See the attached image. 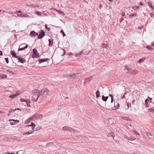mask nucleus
Segmentation results:
<instances>
[{"instance_id": "423d86ee", "label": "nucleus", "mask_w": 154, "mask_h": 154, "mask_svg": "<svg viewBox=\"0 0 154 154\" xmlns=\"http://www.w3.org/2000/svg\"><path fill=\"white\" fill-rule=\"evenodd\" d=\"M63 130L65 131H74L73 129L70 127L67 126L63 127Z\"/></svg>"}, {"instance_id": "6ab92c4d", "label": "nucleus", "mask_w": 154, "mask_h": 154, "mask_svg": "<svg viewBox=\"0 0 154 154\" xmlns=\"http://www.w3.org/2000/svg\"><path fill=\"white\" fill-rule=\"evenodd\" d=\"M19 94V93H17V94H14L12 95H10L9 96V97L13 99L16 96H18Z\"/></svg>"}, {"instance_id": "864d4df0", "label": "nucleus", "mask_w": 154, "mask_h": 154, "mask_svg": "<svg viewBox=\"0 0 154 154\" xmlns=\"http://www.w3.org/2000/svg\"><path fill=\"white\" fill-rule=\"evenodd\" d=\"M148 101H149V100L148 99H146L145 100V103H148Z\"/></svg>"}, {"instance_id": "a211bd4d", "label": "nucleus", "mask_w": 154, "mask_h": 154, "mask_svg": "<svg viewBox=\"0 0 154 154\" xmlns=\"http://www.w3.org/2000/svg\"><path fill=\"white\" fill-rule=\"evenodd\" d=\"M107 136L109 137H112L114 138L115 137L114 134L113 132H110L108 134Z\"/></svg>"}, {"instance_id": "0e129e2a", "label": "nucleus", "mask_w": 154, "mask_h": 154, "mask_svg": "<svg viewBox=\"0 0 154 154\" xmlns=\"http://www.w3.org/2000/svg\"><path fill=\"white\" fill-rule=\"evenodd\" d=\"M140 5H143V3L141 2H140Z\"/></svg>"}, {"instance_id": "2f4dec72", "label": "nucleus", "mask_w": 154, "mask_h": 154, "mask_svg": "<svg viewBox=\"0 0 154 154\" xmlns=\"http://www.w3.org/2000/svg\"><path fill=\"white\" fill-rule=\"evenodd\" d=\"M45 28L46 29H47L48 31L50 30V28L48 27V25L47 24H46L45 25Z\"/></svg>"}, {"instance_id": "412c9836", "label": "nucleus", "mask_w": 154, "mask_h": 154, "mask_svg": "<svg viewBox=\"0 0 154 154\" xmlns=\"http://www.w3.org/2000/svg\"><path fill=\"white\" fill-rule=\"evenodd\" d=\"M108 98V96L105 97L103 95L102 96V100L104 101H106Z\"/></svg>"}, {"instance_id": "7ed1b4c3", "label": "nucleus", "mask_w": 154, "mask_h": 154, "mask_svg": "<svg viewBox=\"0 0 154 154\" xmlns=\"http://www.w3.org/2000/svg\"><path fill=\"white\" fill-rule=\"evenodd\" d=\"M40 91L41 92V97L48 95L50 93V91L47 88H44Z\"/></svg>"}, {"instance_id": "1a4fd4ad", "label": "nucleus", "mask_w": 154, "mask_h": 154, "mask_svg": "<svg viewBox=\"0 0 154 154\" xmlns=\"http://www.w3.org/2000/svg\"><path fill=\"white\" fill-rule=\"evenodd\" d=\"M119 104L117 102H115L114 103V106L113 107V109L116 110L118 109L119 107Z\"/></svg>"}, {"instance_id": "69168bd1", "label": "nucleus", "mask_w": 154, "mask_h": 154, "mask_svg": "<svg viewBox=\"0 0 154 154\" xmlns=\"http://www.w3.org/2000/svg\"><path fill=\"white\" fill-rule=\"evenodd\" d=\"M150 15L151 17H152L153 15V14L152 13H151L150 14Z\"/></svg>"}, {"instance_id": "5701e85b", "label": "nucleus", "mask_w": 154, "mask_h": 154, "mask_svg": "<svg viewBox=\"0 0 154 154\" xmlns=\"http://www.w3.org/2000/svg\"><path fill=\"white\" fill-rule=\"evenodd\" d=\"M53 40L52 39V41H51V39H49L48 41L49 42V46H52L53 44Z\"/></svg>"}, {"instance_id": "de8ad7c7", "label": "nucleus", "mask_w": 154, "mask_h": 154, "mask_svg": "<svg viewBox=\"0 0 154 154\" xmlns=\"http://www.w3.org/2000/svg\"><path fill=\"white\" fill-rule=\"evenodd\" d=\"M99 8H101L102 5L101 3H99Z\"/></svg>"}, {"instance_id": "dca6fc26", "label": "nucleus", "mask_w": 154, "mask_h": 154, "mask_svg": "<svg viewBox=\"0 0 154 154\" xmlns=\"http://www.w3.org/2000/svg\"><path fill=\"white\" fill-rule=\"evenodd\" d=\"M25 45V44H23L21 45H20L19 47V48L18 49V51H21L25 50V49L24 47H22V46Z\"/></svg>"}, {"instance_id": "a18cd8bd", "label": "nucleus", "mask_w": 154, "mask_h": 154, "mask_svg": "<svg viewBox=\"0 0 154 154\" xmlns=\"http://www.w3.org/2000/svg\"><path fill=\"white\" fill-rule=\"evenodd\" d=\"M23 15L24 16L23 17H29V16H28L27 14H23Z\"/></svg>"}, {"instance_id": "a19ab883", "label": "nucleus", "mask_w": 154, "mask_h": 154, "mask_svg": "<svg viewBox=\"0 0 154 154\" xmlns=\"http://www.w3.org/2000/svg\"><path fill=\"white\" fill-rule=\"evenodd\" d=\"M148 110L151 112H153L154 111V108H152L150 109H149Z\"/></svg>"}, {"instance_id": "f704fd0d", "label": "nucleus", "mask_w": 154, "mask_h": 154, "mask_svg": "<svg viewBox=\"0 0 154 154\" xmlns=\"http://www.w3.org/2000/svg\"><path fill=\"white\" fill-rule=\"evenodd\" d=\"M58 12L60 14H64V13L62 11L60 10H57Z\"/></svg>"}, {"instance_id": "c03bdc74", "label": "nucleus", "mask_w": 154, "mask_h": 154, "mask_svg": "<svg viewBox=\"0 0 154 154\" xmlns=\"http://www.w3.org/2000/svg\"><path fill=\"white\" fill-rule=\"evenodd\" d=\"M127 93V92L125 93H124V94L123 95V96L122 97V98H124L125 97V95Z\"/></svg>"}, {"instance_id": "37998d69", "label": "nucleus", "mask_w": 154, "mask_h": 154, "mask_svg": "<svg viewBox=\"0 0 154 154\" xmlns=\"http://www.w3.org/2000/svg\"><path fill=\"white\" fill-rule=\"evenodd\" d=\"M127 104L128 108L131 106V104L130 103H128Z\"/></svg>"}, {"instance_id": "6e6d98bb", "label": "nucleus", "mask_w": 154, "mask_h": 154, "mask_svg": "<svg viewBox=\"0 0 154 154\" xmlns=\"http://www.w3.org/2000/svg\"><path fill=\"white\" fill-rule=\"evenodd\" d=\"M124 20V18H122L121 19V20L120 21V22H121L122 21H123Z\"/></svg>"}, {"instance_id": "0eeeda50", "label": "nucleus", "mask_w": 154, "mask_h": 154, "mask_svg": "<svg viewBox=\"0 0 154 154\" xmlns=\"http://www.w3.org/2000/svg\"><path fill=\"white\" fill-rule=\"evenodd\" d=\"M16 58L18 60V62H19L22 63H24L26 62V60L25 59L22 58L18 56Z\"/></svg>"}, {"instance_id": "473e14b6", "label": "nucleus", "mask_w": 154, "mask_h": 154, "mask_svg": "<svg viewBox=\"0 0 154 154\" xmlns=\"http://www.w3.org/2000/svg\"><path fill=\"white\" fill-rule=\"evenodd\" d=\"M53 143H48L46 145V146H53Z\"/></svg>"}, {"instance_id": "f8f14e48", "label": "nucleus", "mask_w": 154, "mask_h": 154, "mask_svg": "<svg viewBox=\"0 0 154 154\" xmlns=\"http://www.w3.org/2000/svg\"><path fill=\"white\" fill-rule=\"evenodd\" d=\"M11 54L12 55L13 57L16 58L18 56L16 54L14 50L11 51Z\"/></svg>"}, {"instance_id": "cd10ccee", "label": "nucleus", "mask_w": 154, "mask_h": 154, "mask_svg": "<svg viewBox=\"0 0 154 154\" xmlns=\"http://www.w3.org/2000/svg\"><path fill=\"white\" fill-rule=\"evenodd\" d=\"M148 4L149 5L150 7L151 8H152H152H154L153 6H152V4L151 2H148Z\"/></svg>"}, {"instance_id": "393cba45", "label": "nucleus", "mask_w": 154, "mask_h": 154, "mask_svg": "<svg viewBox=\"0 0 154 154\" xmlns=\"http://www.w3.org/2000/svg\"><path fill=\"white\" fill-rule=\"evenodd\" d=\"M83 50H82L81 51H80L79 52L76 53L75 54V56H77L80 55H81L83 53Z\"/></svg>"}, {"instance_id": "13d9d810", "label": "nucleus", "mask_w": 154, "mask_h": 154, "mask_svg": "<svg viewBox=\"0 0 154 154\" xmlns=\"http://www.w3.org/2000/svg\"><path fill=\"white\" fill-rule=\"evenodd\" d=\"M24 48H25V49H26V48H27L28 47V45H26V46L24 47Z\"/></svg>"}, {"instance_id": "39448f33", "label": "nucleus", "mask_w": 154, "mask_h": 154, "mask_svg": "<svg viewBox=\"0 0 154 154\" xmlns=\"http://www.w3.org/2000/svg\"><path fill=\"white\" fill-rule=\"evenodd\" d=\"M45 35V32L43 30H42L39 35H38V38L40 39L42 38Z\"/></svg>"}, {"instance_id": "f3484780", "label": "nucleus", "mask_w": 154, "mask_h": 154, "mask_svg": "<svg viewBox=\"0 0 154 154\" xmlns=\"http://www.w3.org/2000/svg\"><path fill=\"white\" fill-rule=\"evenodd\" d=\"M92 76H91L89 77H88V78H86L85 79V83L86 82H89L90 81H91L92 79Z\"/></svg>"}, {"instance_id": "c9c22d12", "label": "nucleus", "mask_w": 154, "mask_h": 154, "mask_svg": "<svg viewBox=\"0 0 154 154\" xmlns=\"http://www.w3.org/2000/svg\"><path fill=\"white\" fill-rule=\"evenodd\" d=\"M60 32L63 35V36L64 37L66 36V35L64 32L63 30V29H62L60 31Z\"/></svg>"}, {"instance_id": "2eb2a0df", "label": "nucleus", "mask_w": 154, "mask_h": 154, "mask_svg": "<svg viewBox=\"0 0 154 154\" xmlns=\"http://www.w3.org/2000/svg\"><path fill=\"white\" fill-rule=\"evenodd\" d=\"M126 137L128 140L131 141L135 140L136 139V138L133 136L131 137Z\"/></svg>"}, {"instance_id": "6e6552de", "label": "nucleus", "mask_w": 154, "mask_h": 154, "mask_svg": "<svg viewBox=\"0 0 154 154\" xmlns=\"http://www.w3.org/2000/svg\"><path fill=\"white\" fill-rule=\"evenodd\" d=\"M9 121H13L14 122H10V124L11 125H14L15 124L18 123L19 122V120H15V119H11Z\"/></svg>"}, {"instance_id": "7c9ffc66", "label": "nucleus", "mask_w": 154, "mask_h": 154, "mask_svg": "<svg viewBox=\"0 0 154 154\" xmlns=\"http://www.w3.org/2000/svg\"><path fill=\"white\" fill-rule=\"evenodd\" d=\"M125 68L127 70H131V68L130 67L128 66H125Z\"/></svg>"}, {"instance_id": "603ef678", "label": "nucleus", "mask_w": 154, "mask_h": 154, "mask_svg": "<svg viewBox=\"0 0 154 154\" xmlns=\"http://www.w3.org/2000/svg\"><path fill=\"white\" fill-rule=\"evenodd\" d=\"M125 13L124 12H123L122 14V16L123 17H124L125 16Z\"/></svg>"}, {"instance_id": "c85d7f7f", "label": "nucleus", "mask_w": 154, "mask_h": 154, "mask_svg": "<svg viewBox=\"0 0 154 154\" xmlns=\"http://www.w3.org/2000/svg\"><path fill=\"white\" fill-rule=\"evenodd\" d=\"M27 5L28 6H29L30 7H33V8H35V7H38L37 6H36V5H33V4H30L29 5H28L27 4Z\"/></svg>"}, {"instance_id": "aec40b11", "label": "nucleus", "mask_w": 154, "mask_h": 154, "mask_svg": "<svg viewBox=\"0 0 154 154\" xmlns=\"http://www.w3.org/2000/svg\"><path fill=\"white\" fill-rule=\"evenodd\" d=\"M138 72V71L137 70L135 69L134 70H133L132 71L131 75H136L137 74Z\"/></svg>"}, {"instance_id": "9d476101", "label": "nucleus", "mask_w": 154, "mask_h": 154, "mask_svg": "<svg viewBox=\"0 0 154 154\" xmlns=\"http://www.w3.org/2000/svg\"><path fill=\"white\" fill-rule=\"evenodd\" d=\"M38 33L35 32L34 31H32L31 32L30 35L31 37H35L36 36H38Z\"/></svg>"}, {"instance_id": "8fccbe9b", "label": "nucleus", "mask_w": 154, "mask_h": 154, "mask_svg": "<svg viewBox=\"0 0 154 154\" xmlns=\"http://www.w3.org/2000/svg\"><path fill=\"white\" fill-rule=\"evenodd\" d=\"M103 47H105L106 48V47L107 46V44H103Z\"/></svg>"}, {"instance_id": "c756f323", "label": "nucleus", "mask_w": 154, "mask_h": 154, "mask_svg": "<svg viewBox=\"0 0 154 154\" xmlns=\"http://www.w3.org/2000/svg\"><path fill=\"white\" fill-rule=\"evenodd\" d=\"M146 48L149 50H152L153 49V48L151 46L149 45L146 46Z\"/></svg>"}, {"instance_id": "4468645a", "label": "nucleus", "mask_w": 154, "mask_h": 154, "mask_svg": "<svg viewBox=\"0 0 154 154\" xmlns=\"http://www.w3.org/2000/svg\"><path fill=\"white\" fill-rule=\"evenodd\" d=\"M49 60V58H47L45 59H39L38 60V61L39 63H40L44 62H47Z\"/></svg>"}, {"instance_id": "a878e982", "label": "nucleus", "mask_w": 154, "mask_h": 154, "mask_svg": "<svg viewBox=\"0 0 154 154\" xmlns=\"http://www.w3.org/2000/svg\"><path fill=\"white\" fill-rule=\"evenodd\" d=\"M96 97L97 98L99 97H100V92L99 91H97L96 93Z\"/></svg>"}, {"instance_id": "3c124183", "label": "nucleus", "mask_w": 154, "mask_h": 154, "mask_svg": "<svg viewBox=\"0 0 154 154\" xmlns=\"http://www.w3.org/2000/svg\"><path fill=\"white\" fill-rule=\"evenodd\" d=\"M126 119L128 121H131V119L130 118H126Z\"/></svg>"}, {"instance_id": "4d7b16f0", "label": "nucleus", "mask_w": 154, "mask_h": 154, "mask_svg": "<svg viewBox=\"0 0 154 154\" xmlns=\"http://www.w3.org/2000/svg\"><path fill=\"white\" fill-rule=\"evenodd\" d=\"M3 55L2 52V51H0V56H2Z\"/></svg>"}, {"instance_id": "ddd939ff", "label": "nucleus", "mask_w": 154, "mask_h": 154, "mask_svg": "<svg viewBox=\"0 0 154 154\" xmlns=\"http://www.w3.org/2000/svg\"><path fill=\"white\" fill-rule=\"evenodd\" d=\"M35 126V124L34 123L32 122L30 125L26 126V127L27 128H30L32 130H33L34 129Z\"/></svg>"}, {"instance_id": "ea45409f", "label": "nucleus", "mask_w": 154, "mask_h": 154, "mask_svg": "<svg viewBox=\"0 0 154 154\" xmlns=\"http://www.w3.org/2000/svg\"><path fill=\"white\" fill-rule=\"evenodd\" d=\"M5 61L7 63H9V60L8 59V57L5 58Z\"/></svg>"}, {"instance_id": "f257e3e1", "label": "nucleus", "mask_w": 154, "mask_h": 154, "mask_svg": "<svg viewBox=\"0 0 154 154\" xmlns=\"http://www.w3.org/2000/svg\"><path fill=\"white\" fill-rule=\"evenodd\" d=\"M33 94V96L32 97V100L34 101H36L38 99L41 97V99H42L41 95V92L40 90L38 89H35L32 90V91Z\"/></svg>"}, {"instance_id": "bf43d9fd", "label": "nucleus", "mask_w": 154, "mask_h": 154, "mask_svg": "<svg viewBox=\"0 0 154 154\" xmlns=\"http://www.w3.org/2000/svg\"><path fill=\"white\" fill-rule=\"evenodd\" d=\"M111 103H113V101L114 100L113 98H111Z\"/></svg>"}, {"instance_id": "774afa93", "label": "nucleus", "mask_w": 154, "mask_h": 154, "mask_svg": "<svg viewBox=\"0 0 154 154\" xmlns=\"http://www.w3.org/2000/svg\"><path fill=\"white\" fill-rule=\"evenodd\" d=\"M152 46H154V42L152 43Z\"/></svg>"}, {"instance_id": "58836bf2", "label": "nucleus", "mask_w": 154, "mask_h": 154, "mask_svg": "<svg viewBox=\"0 0 154 154\" xmlns=\"http://www.w3.org/2000/svg\"><path fill=\"white\" fill-rule=\"evenodd\" d=\"M17 15L18 16L21 17H23L24 16L23 15V14H17Z\"/></svg>"}, {"instance_id": "b1692460", "label": "nucleus", "mask_w": 154, "mask_h": 154, "mask_svg": "<svg viewBox=\"0 0 154 154\" xmlns=\"http://www.w3.org/2000/svg\"><path fill=\"white\" fill-rule=\"evenodd\" d=\"M34 131H29L28 132H26V133H24L23 134V135H25L26 134V135H29L31 134H32V133Z\"/></svg>"}, {"instance_id": "49530a36", "label": "nucleus", "mask_w": 154, "mask_h": 154, "mask_svg": "<svg viewBox=\"0 0 154 154\" xmlns=\"http://www.w3.org/2000/svg\"><path fill=\"white\" fill-rule=\"evenodd\" d=\"M5 154H15L14 153H10L9 152H7Z\"/></svg>"}, {"instance_id": "5fc2aeb1", "label": "nucleus", "mask_w": 154, "mask_h": 154, "mask_svg": "<svg viewBox=\"0 0 154 154\" xmlns=\"http://www.w3.org/2000/svg\"><path fill=\"white\" fill-rule=\"evenodd\" d=\"M109 96H110V97H111V98H113V96H112V95L111 94H109Z\"/></svg>"}, {"instance_id": "680f3d73", "label": "nucleus", "mask_w": 154, "mask_h": 154, "mask_svg": "<svg viewBox=\"0 0 154 154\" xmlns=\"http://www.w3.org/2000/svg\"><path fill=\"white\" fill-rule=\"evenodd\" d=\"M135 133H136V134L137 135H139V134L138 133V132L137 131H136L135 132Z\"/></svg>"}, {"instance_id": "79ce46f5", "label": "nucleus", "mask_w": 154, "mask_h": 154, "mask_svg": "<svg viewBox=\"0 0 154 154\" xmlns=\"http://www.w3.org/2000/svg\"><path fill=\"white\" fill-rule=\"evenodd\" d=\"M26 100H25L23 98H21L20 99V101L21 102H26Z\"/></svg>"}, {"instance_id": "e433bc0d", "label": "nucleus", "mask_w": 154, "mask_h": 154, "mask_svg": "<svg viewBox=\"0 0 154 154\" xmlns=\"http://www.w3.org/2000/svg\"><path fill=\"white\" fill-rule=\"evenodd\" d=\"M136 16H136V14H132L131 15H129V17H136Z\"/></svg>"}, {"instance_id": "e2e57ef3", "label": "nucleus", "mask_w": 154, "mask_h": 154, "mask_svg": "<svg viewBox=\"0 0 154 154\" xmlns=\"http://www.w3.org/2000/svg\"><path fill=\"white\" fill-rule=\"evenodd\" d=\"M16 12L17 13H21L22 12L21 11H20V10H19L18 11H17Z\"/></svg>"}, {"instance_id": "f03ea898", "label": "nucleus", "mask_w": 154, "mask_h": 154, "mask_svg": "<svg viewBox=\"0 0 154 154\" xmlns=\"http://www.w3.org/2000/svg\"><path fill=\"white\" fill-rule=\"evenodd\" d=\"M42 115L40 114H36L33 116H31L28 119V121L30 122V121H32L35 120H37L42 117Z\"/></svg>"}, {"instance_id": "bb28decb", "label": "nucleus", "mask_w": 154, "mask_h": 154, "mask_svg": "<svg viewBox=\"0 0 154 154\" xmlns=\"http://www.w3.org/2000/svg\"><path fill=\"white\" fill-rule=\"evenodd\" d=\"M146 59V58L145 57H143L142 59H140L139 61L138 62L139 63H141L143 62V61H144Z\"/></svg>"}, {"instance_id": "09e8293b", "label": "nucleus", "mask_w": 154, "mask_h": 154, "mask_svg": "<svg viewBox=\"0 0 154 154\" xmlns=\"http://www.w3.org/2000/svg\"><path fill=\"white\" fill-rule=\"evenodd\" d=\"M145 104H146V107H148L149 106V104H148V103H145Z\"/></svg>"}, {"instance_id": "72a5a7b5", "label": "nucleus", "mask_w": 154, "mask_h": 154, "mask_svg": "<svg viewBox=\"0 0 154 154\" xmlns=\"http://www.w3.org/2000/svg\"><path fill=\"white\" fill-rule=\"evenodd\" d=\"M35 13L37 15H38L39 16H41V13L38 11H36Z\"/></svg>"}, {"instance_id": "20e7f679", "label": "nucleus", "mask_w": 154, "mask_h": 154, "mask_svg": "<svg viewBox=\"0 0 154 154\" xmlns=\"http://www.w3.org/2000/svg\"><path fill=\"white\" fill-rule=\"evenodd\" d=\"M33 53L34 54L32 55V58H38L39 57V54L38 53L37 51L35 48L33 50Z\"/></svg>"}, {"instance_id": "9b49d317", "label": "nucleus", "mask_w": 154, "mask_h": 154, "mask_svg": "<svg viewBox=\"0 0 154 154\" xmlns=\"http://www.w3.org/2000/svg\"><path fill=\"white\" fill-rule=\"evenodd\" d=\"M79 73H76L75 74H74L72 75H68L67 76V78L69 79H71L72 78H75L76 77V74H79Z\"/></svg>"}, {"instance_id": "338daca9", "label": "nucleus", "mask_w": 154, "mask_h": 154, "mask_svg": "<svg viewBox=\"0 0 154 154\" xmlns=\"http://www.w3.org/2000/svg\"><path fill=\"white\" fill-rule=\"evenodd\" d=\"M21 110L20 109H19V108H17V109H15V110H14V111H15V110Z\"/></svg>"}, {"instance_id": "4c0bfd02", "label": "nucleus", "mask_w": 154, "mask_h": 154, "mask_svg": "<svg viewBox=\"0 0 154 154\" xmlns=\"http://www.w3.org/2000/svg\"><path fill=\"white\" fill-rule=\"evenodd\" d=\"M126 72L128 73V74H130V75H131L132 71L131 70H127V72Z\"/></svg>"}, {"instance_id": "052dcab7", "label": "nucleus", "mask_w": 154, "mask_h": 154, "mask_svg": "<svg viewBox=\"0 0 154 154\" xmlns=\"http://www.w3.org/2000/svg\"><path fill=\"white\" fill-rule=\"evenodd\" d=\"M135 100H133L132 101V104H134L135 103Z\"/></svg>"}, {"instance_id": "4be33fe9", "label": "nucleus", "mask_w": 154, "mask_h": 154, "mask_svg": "<svg viewBox=\"0 0 154 154\" xmlns=\"http://www.w3.org/2000/svg\"><path fill=\"white\" fill-rule=\"evenodd\" d=\"M26 102L27 106L28 107H30L31 106L30 105V100L28 99L26 100Z\"/></svg>"}]
</instances>
